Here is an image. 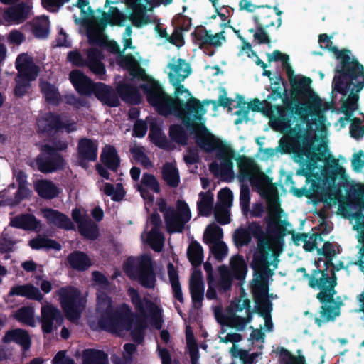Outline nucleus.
<instances>
[{
    "mask_svg": "<svg viewBox=\"0 0 364 364\" xmlns=\"http://www.w3.org/2000/svg\"><path fill=\"white\" fill-rule=\"evenodd\" d=\"M138 318L131 307L123 303L112 309L105 310L100 315L98 325L102 330L112 333L129 331Z\"/></svg>",
    "mask_w": 364,
    "mask_h": 364,
    "instance_id": "nucleus-5",
    "label": "nucleus"
},
{
    "mask_svg": "<svg viewBox=\"0 0 364 364\" xmlns=\"http://www.w3.org/2000/svg\"><path fill=\"white\" fill-rule=\"evenodd\" d=\"M225 325L232 328H237V330H242L245 326L244 317L234 313L225 317Z\"/></svg>",
    "mask_w": 364,
    "mask_h": 364,
    "instance_id": "nucleus-64",
    "label": "nucleus"
},
{
    "mask_svg": "<svg viewBox=\"0 0 364 364\" xmlns=\"http://www.w3.org/2000/svg\"><path fill=\"white\" fill-rule=\"evenodd\" d=\"M130 20L136 28H141L152 22L150 16L146 14L144 5H140L139 9L135 10L134 14L130 16Z\"/></svg>",
    "mask_w": 364,
    "mask_h": 364,
    "instance_id": "nucleus-45",
    "label": "nucleus"
},
{
    "mask_svg": "<svg viewBox=\"0 0 364 364\" xmlns=\"http://www.w3.org/2000/svg\"><path fill=\"white\" fill-rule=\"evenodd\" d=\"M83 364H109L108 355L102 350H85L83 353Z\"/></svg>",
    "mask_w": 364,
    "mask_h": 364,
    "instance_id": "nucleus-35",
    "label": "nucleus"
},
{
    "mask_svg": "<svg viewBox=\"0 0 364 364\" xmlns=\"http://www.w3.org/2000/svg\"><path fill=\"white\" fill-rule=\"evenodd\" d=\"M69 79L76 91L82 95H92L96 82H94L82 71L74 70L70 73Z\"/></svg>",
    "mask_w": 364,
    "mask_h": 364,
    "instance_id": "nucleus-21",
    "label": "nucleus"
},
{
    "mask_svg": "<svg viewBox=\"0 0 364 364\" xmlns=\"http://www.w3.org/2000/svg\"><path fill=\"white\" fill-rule=\"evenodd\" d=\"M119 65L129 71L134 78L145 81L139 85L146 95L148 103L156 112L164 117L173 114L182 121L183 125L193 135L196 144L206 153L216 151V158L220 161L219 166L216 162L210 165L211 172H218L223 179L233 177V161L235 152L231 146L215 136L207 129L203 122H200L206 109L201 102L191 96V92L181 84L188 73L173 79L172 73L168 74L170 82L175 87L174 98L168 96L164 90L161 85L151 76L146 75L139 62L132 55L122 56L118 60Z\"/></svg>",
    "mask_w": 364,
    "mask_h": 364,
    "instance_id": "nucleus-1",
    "label": "nucleus"
},
{
    "mask_svg": "<svg viewBox=\"0 0 364 364\" xmlns=\"http://www.w3.org/2000/svg\"><path fill=\"white\" fill-rule=\"evenodd\" d=\"M189 290L195 308H200L204 297V282L200 270H194L190 277Z\"/></svg>",
    "mask_w": 364,
    "mask_h": 364,
    "instance_id": "nucleus-19",
    "label": "nucleus"
},
{
    "mask_svg": "<svg viewBox=\"0 0 364 364\" xmlns=\"http://www.w3.org/2000/svg\"><path fill=\"white\" fill-rule=\"evenodd\" d=\"M200 200L197 202V209L199 215L208 217L212 213L214 196L210 192H200Z\"/></svg>",
    "mask_w": 364,
    "mask_h": 364,
    "instance_id": "nucleus-33",
    "label": "nucleus"
},
{
    "mask_svg": "<svg viewBox=\"0 0 364 364\" xmlns=\"http://www.w3.org/2000/svg\"><path fill=\"white\" fill-rule=\"evenodd\" d=\"M267 223V232L270 239L275 243L284 242V237L288 235L289 230L287 226L291 225L286 220H282L278 214L275 218L267 217L265 218Z\"/></svg>",
    "mask_w": 364,
    "mask_h": 364,
    "instance_id": "nucleus-15",
    "label": "nucleus"
},
{
    "mask_svg": "<svg viewBox=\"0 0 364 364\" xmlns=\"http://www.w3.org/2000/svg\"><path fill=\"white\" fill-rule=\"evenodd\" d=\"M28 245L32 249L37 250L43 248L60 250L62 247L58 242L43 237H38L29 240Z\"/></svg>",
    "mask_w": 364,
    "mask_h": 364,
    "instance_id": "nucleus-41",
    "label": "nucleus"
},
{
    "mask_svg": "<svg viewBox=\"0 0 364 364\" xmlns=\"http://www.w3.org/2000/svg\"><path fill=\"white\" fill-rule=\"evenodd\" d=\"M192 20L191 18L182 14H177L173 20V24L176 30L179 31H188L191 26Z\"/></svg>",
    "mask_w": 364,
    "mask_h": 364,
    "instance_id": "nucleus-59",
    "label": "nucleus"
},
{
    "mask_svg": "<svg viewBox=\"0 0 364 364\" xmlns=\"http://www.w3.org/2000/svg\"><path fill=\"white\" fill-rule=\"evenodd\" d=\"M252 293L255 303H259V300L269 298L267 282L265 280H257L255 284L252 287Z\"/></svg>",
    "mask_w": 364,
    "mask_h": 364,
    "instance_id": "nucleus-51",
    "label": "nucleus"
},
{
    "mask_svg": "<svg viewBox=\"0 0 364 364\" xmlns=\"http://www.w3.org/2000/svg\"><path fill=\"white\" fill-rule=\"evenodd\" d=\"M58 294L66 318L70 321L78 319L85 308L80 291L72 287H61Z\"/></svg>",
    "mask_w": 364,
    "mask_h": 364,
    "instance_id": "nucleus-11",
    "label": "nucleus"
},
{
    "mask_svg": "<svg viewBox=\"0 0 364 364\" xmlns=\"http://www.w3.org/2000/svg\"><path fill=\"white\" fill-rule=\"evenodd\" d=\"M191 213L188 205L184 200H178L176 209L172 206L164 215L167 232L169 233H182L185 225L191 220Z\"/></svg>",
    "mask_w": 364,
    "mask_h": 364,
    "instance_id": "nucleus-12",
    "label": "nucleus"
},
{
    "mask_svg": "<svg viewBox=\"0 0 364 364\" xmlns=\"http://www.w3.org/2000/svg\"><path fill=\"white\" fill-rule=\"evenodd\" d=\"M187 257L191 265L196 268L201 265L203 260V249L200 244L196 241H192L187 250Z\"/></svg>",
    "mask_w": 364,
    "mask_h": 364,
    "instance_id": "nucleus-34",
    "label": "nucleus"
},
{
    "mask_svg": "<svg viewBox=\"0 0 364 364\" xmlns=\"http://www.w3.org/2000/svg\"><path fill=\"white\" fill-rule=\"evenodd\" d=\"M146 326L147 325L144 320L139 318H136L133 327L130 330L132 339L134 342L140 344L144 341Z\"/></svg>",
    "mask_w": 364,
    "mask_h": 364,
    "instance_id": "nucleus-46",
    "label": "nucleus"
},
{
    "mask_svg": "<svg viewBox=\"0 0 364 364\" xmlns=\"http://www.w3.org/2000/svg\"><path fill=\"white\" fill-rule=\"evenodd\" d=\"M223 229L218 225L213 223L209 225L203 235V242L206 244L216 243L223 238Z\"/></svg>",
    "mask_w": 364,
    "mask_h": 364,
    "instance_id": "nucleus-44",
    "label": "nucleus"
},
{
    "mask_svg": "<svg viewBox=\"0 0 364 364\" xmlns=\"http://www.w3.org/2000/svg\"><path fill=\"white\" fill-rule=\"evenodd\" d=\"M271 9V6L265 5L262 11L253 16L255 26H261L267 28L275 26L274 13Z\"/></svg>",
    "mask_w": 364,
    "mask_h": 364,
    "instance_id": "nucleus-39",
    "label": "nucleus"
},
{
    "mask_svg": "<svg viewBox=\"0 0 364 364\" xmlns=\"http://www.w3.org/2000/svg\"><path fill=\"white\" fill-rule=\"evenodd\" d=\"M247 230L250 234V237H253L257 240V244H259L260 241L264 240V242H269V237L267 236L264 232L261 225L258 222L252 221L247 224Z\"/></svg>",
    "mask_w": 364,
    "mask_h": 364,
    "instance_id": "nucleus-50",
    "label": "nucleus"
},
{
    "mask_svg": "<svg viewBox=\"0 0 364 364\" xmlns=\"http://www.w3.org/2000/svg\"><path fill=\"white\" fill-rule=\"evenodd\" d=\"M237 161L240 170V178L241 180H250L253 174L259 171L258 166L253 159L242 156Z\"/></svg>",
    "mask_w": 364,
    "mask_h": 364,
    "instance_id": "nucleus-30",
    "label": "nucleus"
},
{
    "mask_svg": "<svg viewBox=\"0 0 364 364\" xmlns=\"http://www.w3.org/2000/svg\"><path fill=\"white\" fill-rule=\"evenodd\" d=\"M233 240L237 247H242L250 242L251 237L247 228L240 227L235 231Z\"/></svg>",
    "mask_w": 364,
    "mask_h": 364,
    "instance_id": "nucleus-56",
    "label": "nucleus"
},
{
    "mask_svg": "<svg viewBox=\"0 0 364 364\" xmlns=\"http://www.w3.org/2000/svg\"><path fill=\"white\" fill-rule=\"evenodd\" d=\"M144 188H150L153 192L159 193L161 191L159 183L156 177L151 173H144L142 176L141 183Z\"/></svg>",
    "mask_w": 364,
    "mask_h": 364,
    "instance_id": "nucleus-60",
    "label": "nucleus"
},
{
    "mask_svg": "<svg viewBox=\"0 0 364 364\" xmlns=\"http://www.w3.org/2000/svg\"><path fill=\"white\" fill-rule=\"evenodd\" d=\"M326 168L323 171V175L328 178L331 180H334L337 176L338 173H339L337 170L341 172H343L344 170L342 167L339 166L338 161L334 158H332L331 160L326 159L325 160Z\"/></svg>",
    "mask_w": 364,
    "mask_h": 364,
    "instance_id": "nucleus-53",
    "label": "nucleus"
},
{
    "mask_svg": "<svg viewBox=\"0 0 364 364\" xmlns=\"http://www.w3.org/2000/svg\"><path fill=\"white\" fill-rule=\"evenodd\" d=\"M250 190L247 185L242 184L240 193V205L244 215L247 216L250 211Z\"/></svg>",
    "mask_w": 364,
    "mask_h": 364,
    "instance_id": "nucleus-55",
    "label": "nucleus"
},
{
    "mask_svg": "<svg viewBox=\"0 0 364 364\" xmlns=\"http://www.w3.org/2000/svg\"><path fill=\"white\" fill-rule=\"evenodd\" d=\"M272 85L271 93L263 100L266 109L276 112V115L271 117L270 126L277 132L289 134L291 139L289 152L294 154L295 161L301 166L298 173L309 177L317 168V163L326 156V151H321L314 145L299 124L294 127L292 125L300 121L309 129L314 125L322 126L326 119L323 109L313 107L299 95L289 92L287 82L282 75H275Z\"/></svg>",
    "mask_w": 364,
    "mask_h": 364,
    "instance_id": "nucleus-2",
    "label": "nucleus"
},
{
    "mask_svg": "<svg viewBox=\"0 0 364 364\" xmlns=\"http://www.w3.org/2000/svg\"><path fill=\"white\" fill-rule=\"evenodd\" d=\"M233 200V193L232 191L228 188H221L218 193V202L215 206L219 208H228L232 205Z\"/></svg>",
    "mask_w": 364,
    "mask_h": 364,
    "instance_id": "nucleus-48",
    "label": "nucleus"
},
{
    "mask_svg": "<svg viewBox=\"0 0 364 364\" xmlns=\"http://www.w3.org/2000/svg\"><path fill=\"white\" fill-rule=\"evenodd\" d=\"M17 74L14 78L15 87L14 95L22 98L29 93L31 82L35 81L40 73V68L35 64L33 59L26 53L18 55L15 62Z\"/></svg>",
    "mask_w": 364,
    "mask_h": 364,
    "instance_id": "nucleus-6",
    "label": "nucleus"
},
{
    "mask_svg": "<svg viewBox=\"0 0 364 364\" xmlns=\"http://www.w3.org/2000/svg\"><path fill=\"white\" fill-rule=\"evenodd\" d=\"M41 319L55 320L58 325H61L63 321V317L60 310L52 305L44 306L41 308Z\"/></svg>",
    "mask_w": 364,
    "mask_h": 364,
    "instance_id": "nucleus-49",
    "label": "nucleus"
},
{
    "mask_svg": "<svg viewBox=\"0 0 364 364\" xmlns=\"http://www.w3.org/2000/svg\"><path fill=\"white\" fill-rule=\"evenodd\" d=\"M228 246L223 241L213 243L210 247V252L215 258L221 262L228 255Z\"/></svg>",
    "mask_w": 364,
    "mask_h": 364,
    "instance_id": "nucleus-61",
    "label": "nucleus"
},
{
    "mask_svg": "<svg viewBox=\"0 0 364 364\" xmlns=\"http://www.w3.org/2000/svg\"><path fill=\"white\" fill-rule=\"evenodd\" d=\"M125 269L129 277L136 280L146 289H154L156 286V278L154 272L152 258L150 255H142L136 262L132 257H129L125 262Z\"/></svg>",
    "mask_w": 364,
    "mask_h": 364,
    "instance_id": "nucleus-8",
    "label": "nucleus"
},
{
    "mask_svg": "<svg viewBox=\"0 0 364 364\" xmlns=\"http://www.w3.org/2000/svg\"><path fill=\"white\" fill-rule=\"evenodd\" d=\"M9 296H24L28 299L37 301H41L43 299V295L41 294L38 288L31 284L14 285L10 289Z\"/></svg>",
    "mask_w": 364,
    "mask_h": 364,
    "instance_id": "nucleus-27",
    "label": "nucleus"
},
{
    "mask_svg": "<svg viewBox=\"0 0 364 364\" xmlns=\"http://www.w3.org/2000/svg\"><path fill=\"white\" fill-rule=\"evenodd\" d=\"M116 91L118 97L119 96L126 103L138 105L141 102V96L139 90L133 85L120 82L117 85Z\"/></svg>",
    "mask_w": 364,
    "mask_h": 364,
    "instance_id": "nucleus-25",
    "label": "nucleus"
},
{
    "mask_svg": "<svg viewBox=\"0 0 364 364\" xmlns=\"http://www.w3.org/2000/svg\"><path fill=\"white\" fill-rule=\"evenodd\" d=\"M97 150L98 144L96 141L87 137L80 139L77 146L80 165L84 166L87 162L96 161Z\"/></svg>",
    "mask_w": 364,
    "mask_h": 364,
    "instance_id": "nucleus-16",
    "label": "nucleus"
},
{
    "mask_svg": "<svg viewBox=\"0 0 364 364\" xmlns=\"http://www.w3.org/2000/svg\"><path fill=\"white\" fill-rule=\"evenodd\" d=\"M336 75L332 82V92L341 94L343 97L348 95V97L343 101L341 105L342 112L346 118L341 117L339 121L350 120L353 112L358 108V93L364 87V66L360 64L359 68L355 73L349 71L346 75L341 77L340 84H336Z\"/></svg>",
    "mask_w": 364,
    "mask_h": 364,
    "instance_id": "nucleus-4",
    "label": "nucleus"
},
{
    "mask_svg": "<svg viewBox=\"0 0 364 364\" xmlns=\"http://www.w3.org/2000/svg\"><path fill=\"white\" fill-rule=\"evenodd\" d=\"M2 342L4 343L14 342L20 345L23 351L29 350L31 345V337L28 331L21 328L7 331L2 338Z\"/></svg>",
    "mask_w": 364,
    "mask_h": 364,
    "instance_id": "nucleus-22",
    "label": "nucleus"
},
{
    "mask_svg": "<svg viewBox=\"0 0 364 364\" xmlns=\"http://www.w3.org/2000/svg\"><path fill=\"white\" fill-rule=\"evenodd\" d=\"M14 318L19 322L27 326L34 327V309L31 306H22L18 309L15 314Z\"/></svg>",
    "mask_w": 364,
    "mask_h": 364,
    "instance_id": "nucleus-43",
    "label": "nucleus"
},
{
    "mask_svg": "<svg viewBox=\"0 0 364 364\" xmlns=\"http://www.w3.org/2000/svg\"><path fill=\"white\" fill-rule=\"evenodd\" d=\"M100 161L108 169L117 172L120 166V159L117 149L112 145H106L100 154Z\"/></svg>",
    "mask_w": 364,
    "mask_h": 364,
    "instance_id": "nucleus-28",
    "label": "nucleus"
},
{
    "mask_svg": "<svg viewBox=\"0 0 364 364\" xmlns=\"http://www.w3.org/2000/svg\"><path fill=\"white\" fill-rule=\"evenodd\" d=\"M6 15L12 20H21L27 17L28 7L24 3L19 4L15 6L9 8L6 12Z\"/></svg>",
    "mask_w": 364,
    "mask_h": 364,
    "instance_id": "nucleus-54",
    "label": "nucleus"
},
{
    "mask_svg": "<svg viewBox=\"0 0 364 364\" xmlns=\"http://www.w3.org/2000/svg\"><path fill=\"white\" fill-rule=\"evenodd\" d=\"M318 43L321 48L332 52L338 61L334 69L336 84H340L341 77L346 75L349 71L353 73L358 71L361 63L355 58L351 56L350 50L346 48L339 50L336 46H333L331 37L326 33L318 36Z\"/></svg>",
    "mask_w": 364,
    "mask_h": 364,
    "instance_id": "nucleus-7",
    "label": "nucleus"
},
{
    "mask_svg": "<svg viewBox=\"0 0 364 364\" xmlns=\"http://www.w3.org/2000/svg\"><path fill=\"white\" fill-rule=\"evenodd\" d=\"M92 95L103 105L109 107H117L120 105L119 97L114 89L103 82H96Z\"/></svg>",
    "mask_w": 364,
    "mask_h": 364,
    "instance_id": "nucleus-18",
    "label": "nucleus"
},
{
    "mask_svg": "<svg viewBox=\"0 0 364 364\" xmlns=\"http://www.w3.org/2000/svg\"><path fill=\"white\" fill-rule=\"evenodd\" d=\"M149 136L151 142L160 149L166 150H171L173 149V147L171 146V142L168 140L166 135L163 134L160 127L151 125Z\"/></svg>",
    "mask_w": 364,
    "mask_h": 364,
    "instance_id": "nucleus-38",
    "label": "nucleus"
},
{
    "mask_svg": "<svg viewBox=\"0 0 364 364\" xmlns=\"http://www.w3.org/2000/svg\"><path fill=\"white\" fill-rule=\"evenodd\" d=\"M284 68L291 86L290 93L299 95L302 98L311 102L313 107L323 109L322 100L311 87V79L309 77L294 75V71L290 65Z\"/></svg>",
    "mask_w": 364,
    "mask_h": 364,
    "instance_id": "nucleus-10",
    "label": "nucleus"
},
{
    "mask_svg": "<svg viewBox=\"0 0 364 364\" xmlns=\"http://www.w3.org/2000/svg\"><path fill=\"white\" fill-rule=\"evenodd\" d=\"M270 251L269 242L260 241L257 244V249L253 255L252 261L250 264L252 269L254 270L255 274H258L259 277L262 278L266 276L267 273L270 272L269 268V255Z\"/></svg>",
    "mask_w": 364,
    "mask_h": 364,
    "instance_id": "nucleus-14",
    "label": "nucleus"
},
{
    "mask_svg": "<svg viewBox=\"0 0 364 364\" xmlns=\"http://www.w3.org/2000/svg\"><path fill=\"white\" fill-rule=\"evenodd\" d=\"M162 178L171 188H176L180 183L178 168L170 163H166L162 168Z\"/></svg>",
    "mask_w": 364,
    "mask_h": 364,
    "instance_id": "nucleus-36",
    "label": "nucleus"
},
{
    "mask_svg": "<svg viewBox=\"0 0 364 364\" xmlns=\"http://www.w3.org/2000/svg\"><path fill=\"white\" fill-rule=\"evenodd\" d=\"M104 58L103 53L97 48H91L87 50L86 64L94 74L102 75L105 74L106 68L102 60Z\"/></svg>",
    "mask_w": 364,
    "mask_h": 364,
    "instance_id": "nucleus-23",
    "label": "nucleus"
},
{
    "mask_svg": "<svg viewBox=\"0 0 364 364\" xmlns=\"http://www.w3.org/2000/svg\"><path fill=\"white\" fill-rule=\"evenodd\" d=\"M43 217L49 225L65 230H75V226L65 214L50 208L42 210Z\"/></svg>",
    "mask_w": 364,
    "mask_h": 364,
    "instance_id": "nucleus-20",
    "label": "nucleus"
},
{
    "mask_svg": "<svg viewBox=\"0 0 364 364\" xmlns=\"http://www.w3.org/2000/svg\"><path fill=\"white\" fill-rule=\"evenodd\" d=\"M258 302L259 303H256V312L257 314L261 317H269V316H271V312L272 311V303L269 300V298L259 300Z\"/></svg>",
    "mask_w": 364,
    "mask_h": 364,
    "instance_id": "nucleus-62",
    "label": "nucleus"
},
{
    "mask_svg": "<svg viewBox=\"0 0 364 364\" xmlns=\"http://www.w3.org/2000/svg\"><path fill=\"white\" fill-rule=\"evenodd\" d=\"M223 94L219 95L218 101L214 100H205L202 104L203 105L204 104H211L213 105L214 109H216L218 107H223L224 108L228 107V111L231 112L232 107H230V105H232L233 100L231 98H229L226 96V92L225 89L223 90Z\"/></svg>",
    "mask_w": 364,
    "mask_h": 364,
    "instance_id": "nucleus-57",
    "label": "nucleus"
},
{
    "mask_svg": "<svg viewBox=\"0 0 364 364\" xmlns=\"http://www.w3.org/2000/svg\"><path fill=\"white\" fill-rule=\"evenodd\" d=\"M167 270L173 297L180 303L183 304L184 302V298L183 296L181 283L179 282L178 271L171 262L168 264Z\"/></svg>",
    "mask_w": 364,
    "mask_h": 364,
    "instance_id": "nucleus-32",
    "label": "nucleus"
},
{
    "mask_svg": "<svg viewBox=\"0 0 364 364\" xmlns=\"http://www.w3.org/2000/svg\"><path fill=\"white\" fill-rule=\"evenodd\" d=\"M37 126L41 133L51 136L62 129V119L58 114L48 112L38 120Z\"/></svg>",
    "mask_w": 364,
    "mask_h": 364,
    "instance_id": "nucleus-17",
    "label": "nucleus"
},
{
    "mask_svg": "<svg viewBox=\"0 0 364 364\" xmlns=\"http://www.w3.org/2000/svg\"><path fill=\"white\" fill-rule=\"evenodd\" d=\"M77 228L79 233L87 240H95L100 235L98 225L90 217Z\"/></svg>",
    "mask_w": 364,
    "mask_h": 364,
    "instance_id": "nucleus-37",
    "label": "nucleus"
},
{
    "mask_svg": "<svg viewBox=\"0 0 364 364\" xmlns=\"http://www.w3.org/2000/svg\"><path fill=\"white\" fill-rule=\"evenodd\" d=\"M361 124L362 120L360 118L354 117L351 120L350 134L353 138L358 139L364 135V127Z\"/></svg>",
    "mask_w": 364,
    "mask_h": 364,
    "instance_id": "nucleus-63",
    "label": "nucleus"
},
{
    "mask_svg": "<svg viewBox=\"0 0 364 364\" xmlns=\"http://www.w3.org/2000/svg\"><path fill=\"white\" fill-rule=\"evenodd\" d=\"M39 223L33 214H21L11 220L10 225L24 230H34L38 227Z\"/></svg>",
    "mask_w": 364,
    "mask_h": 364,
    "instance_id": "nucleus-31",
    "label": "nucleus"
},
{
    "mask_svg": "<svg viewBox=\"0 0 364 364\" xmlns=\"http://www.w3.org/2000/svg\"><path fill=\"white\" fill-rule=\"evenodd\" d=\"M33 188L38 196L45 200L55 198L60 193L56 184L48 179L37 180L33 183Z\"/></svg>",
    "mask_w": 364,
    "mask_h": 364,
    "instance_id": "nucleus-24",
    "label": "nucleus"
},
{
    "mask_svg": "<svg viewBox=\"0 0 364 364\" xmlns=\"http://www.w3.org/2000/svg\"><path fill=\"white\" fill-rule=\"evenodd\" d=\"M39 87L46 102L49 105L58 106L60 103V94L58 89L46 80H41Z\"/></svg>",
    "mask_w": 364,
    "mask_h": 364,
    "instance_id": "nucleus-29",
    "label": "nucleus"
},
{
    "mask_svg": "<svg viewBox=\"0 0 364 364\" xmlns=\"http://www.w3.org/2000/svg\"><path fill=\"white\" fill-rule=\"evenodd\" d=\"M67 262L72 269L78 272H85L92 265L89 256L80 250L70 252L67 257Z\"/></svg>",
    "mask_w": 364,
    "mask_h": 364,
    "instance_id": "nucleus-26",
    "label": "nucleus"
},
{
    "mask_svg": "<svg viewBox=\"0 0 364 364\" xmlns=\"http://www.w3.org/2000/svg\"><path fill=\"white\" fill-rule=\"evenodd\" d=\"M168 134L171 140L177 144L183 146L188 144V134L181 124H171L169 127Z\"/></svg>",
    "mask_w": 364,
    "mask_h": 364,
    "instance_id": "nucleus-40",
    "label": "nucleus"
},
{
    "mask_svg": "<svg viewBox=\"0 0 364 364\" xmlns=\"http://www.w3.org/2000/svg\"><path fill=\"white\" fill-rule=\"evenodd\" d=\"M325 268L323 269H314L311 274H306L308 279L309 286L314 289H318L320 291L316 294V298L321 304L319 310L320 316H314V322L321 327L323 324L332 322L341 314V308L343 302L340 296L336 299V287L338 284L337 277L334 271H330L331 275L328 273V269H334L333 262V257H325Z\"/></svg>",
    "mask_w": 364,
    "mask_h": 364,
    "instance_id": "nucleus-3",
    "label": "nucleus"
},
{
    "mask_svg": "<svg viewBox=\"0 0 364 364\" xmlns=\"http://www.w3.org/2000/svg\"><path fill=\"white\" fill-rule=\"evenodd\" d=\"M208 32L204 26H200L191 33L193 42L198 46L199 48L203 49L205 47Z\"/></svg>",
    "mask_w": 364,
    "mask_h": 364,
    "instance_id": "nucleus-58",
    "label": "nucleus"
},
{
    "mask_svg": "<svg viewBox=\"0 0 364 364\" xmlns=\"http://www.w3.org/2000/svg\"><path fill=\"white\" fill-rule=\"evenodd\" d=\"M168 68L173 72L172 73L173 79L178 78L188 73V75L191 73V68L189 63H186L185 59L179 58L176 64H168Z\"/></svg>",
    "mask_w": 364,
    "mask_h": 364,
    "instance_id": "nucleus-52",
    "label": "nucleus"
},
{
    "mask_svg": "<svg viewBox=\"0 0 364 364\" xmlns=\"http://www.w3.org/2000/svg\"><path fill=\"white\" fill-rule=\"evenodd\" d=\"M277 353L279 355L281 364H306L304 355H294L284 347H279Z\"/></svg>",
    "mask_w": 364,
    "mask_h": 364,
    "instance_id": "nucleus-42",
    "label": "nucleus"
},
{
    "mask_svg": "<svg viewBox=\"0 0 364 364\" xmlns=\"http://www.w3.org/2000/svg\"><path fill=\"white\" fill-rule=\"evenodd\" d=\"M104 193L112 197V200L119 202L123 200L126 192L123 188V185L120 183H117L116 188L109 183H106L104 186Z\"/></svg>",
    "mask_w": 364,
    "mask_h": 364,
    "instance_id": "nucleus-47",
    "label": "nucleus"
},
{
    "mask_svg": "<svg viewBox=\"0 0 364 364\" xmlns=\"http://www.w3.org/2000/svg\"><path fill=\"white\" fill-rule=\"evenodd\" d=\"M39 154L34 160L27 164L32 168H37L41 173L47 174L62 171L65 168L66 161L61 154L53 153L54 150L50 144L41 146Z\"/></svg>",
    "mask_w": 364,
    "mask_h": 364,
    "instance_id": "nucleus-9",
    "label": "nucleus"
},
{
    "mask_svg": "<svg viewBox=\"0 0 364 364\" xmlns=\"http://www.w3.org/2000/svg\"><path fill=\"white\" fill-rule=\"evenodd\" d=\"M128 294L136 310L140 314L145 315L146 309L150 313L153 321H154L156 328L158 329L161 328V320L159 318L161 316V309L159 306L150 299H145L144 301L138 291L134 288L130 287L128 289Z\"/></svg>",
    "mask_w": 364,
    "mask_h": 364,
    "instance_id": "nucleus-13",
    "label": "nucleus"
}]
</instances>
